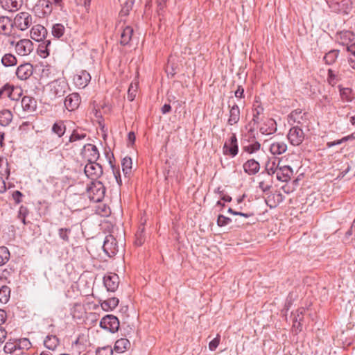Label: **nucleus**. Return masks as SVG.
Here are the masks:
<instances>
[{"label": "nucleus", "instance_id": "nucleus-57", "mask_svg": "<svg viewBox=\"0 0 355 355\" xmlns=\"http://www.w3.org/2000/svg\"><path fill=\"white\" fill-rule=\"evenodd\" d=\"M234 96L238 98H244V89L242 86H238L237 89L234 92Z\"/></svg>", "mask_w": 355, "mask_h": 355}, {"label": "nucleus", "instance_id": "nucleus-55", "mask_svg": "<svg viewBox=\"0 0 355 355\" xmlns=\"http://www.w3.org/2000/svg\"><path fill=\"white\" fill-rule=\"evenodd\" d=\"M228 212L232 214L241 216L245 218H249V217L253 216L252 213H243V212H239V211H235L232 208L228 209Z\"/></svg>", "mask_w": 355, "mask_h": 355}, {"label": "nucleus", "instance_id": "nucleus-3", "mask_svg": "<svg viewBox=\"0 0 355 355\" xmlns=\"http://www.w3.org/2000/svg\"><path fill=\"white\" fill-rule=\"evenodd\" d=\"M51 98L64 96L69 89L67 80L64 78L55 80L48 85Z\"/></svg>", "mask_w": 355, "mask_h": 355}, {"label": "nucleus", "instance_id": "nucleus-17", "mask_svg": "<svg viewBox=\"0 0 355 355\" xmlns=\"http://www.w3.org/2000/svg\"><path fill=\"white\" fill-rule=\"evenodd\" d=\"M33 73V65L25 63L19 65L16 71L17 76L21 80L28 79Z\"/></svg>", "mask_w": 355, "mask_h": 355}, {"label": "nucleus", "instance_id": "nucleus-54", "mask_svg": "<svg viewBox=\"0 0 355 355\" xmlns=\"http://www.w3.org/2000/svg\"><path fill=\"white\" fill-rule=\"evenodd\" d=\"M328 82L330 85H334L337 83L336 76L331 69L328 70Z\"/></svg>", "mask_w": 355, "mask_h": 355}, {"label": "nucleus", "instance_id": "nucleus-23", "mask_svg": "<svg viewBox=\"0 0 355 355\" xmlns=\"http://www.w3.org/2000/svg\"><path fill=\"white\" fill-rule=\"evenodd\" d=\"M19 88L15 87L9 84H6L0 89V98H9L11 100L17 101L14 93L18 92Z\"/></svg>", "mask_w": 355, "mask_h": 355}, {"label": "nucleus", "instance_id": "nucleus-30", "mask_svg": "<svg viewBox=\"0 0 355 355\" xmlns=\"http://www.w3.org/2000/svg\"><path fill=\"white\" fill-rule=\"evenodd\" d=\"M44 346L51 350H55L59 345V339L56 336H47L44 341Z\"/></svg>", "mask_w": 355, "mask_h": 355}, {"label": "nucleus", "instance_id": "nucleus-36", "mask_svg": "<svg viewBox=\"0 0 355 355\" xmlns=\"http://www.w3.org/2000/svg\"><path fill=\"white\" fill-rule=\"evenodd\" d=\"M122 170L125 175H129L131 173L132 161L130 157H125L121 162Z\"/></svg>", "mask_w": 355, "mask_h": 355}, {"label": "nucleus", "instance_id": "nucleus-52", "mask_svg": "<svg viewBox=\"0 0 355 355\" xmlns=\"http://www.w3.org/2000/svg\"><path fill=\"white\" fill-rule=\"evenodd\" d=\"M220 341V336L218 334L215 338H214L209 343V349L211 351H214L218 347Z\"/></svg>", "mask_w": 355, "mask_h": 355}, {"label": "nucleus", "instance_id": "nucleus-60", "mask_svg": "<svg viewBox=\"0 0 355 355\" xmlns=\"http://www.w3.org/2000/svg\"><path fill=\"white\" fill-rule=\"evenodd\" d=\"M168 0H157V8L159 11L163 10L166 6Z\"/></svg>", "mask_w": 355, "mask_h": 355}, {"label": "nucleus", "instance_id": "nucleus-34", "mask_svg": "<svg viewBox=\"0 0 355 355\" xmlns=\"http://www.w3.org/2000/svg\"><path fill=\"white\" fill-rule=\"evenodd\" d=\"M121 6V15H128L133 6V0H119Z\"/></svg>", "mask_w": 355, "mask_h": 355}, {"label": "nucleus", "instance_id": "nucleus-37", "mask_svg": "<svg viewBox=\"0 0 355 355\" xmlns=\"http://www.w3.org/2000/svg\"><path fill=\"white\" fill-rule=\"evenodd\" d=\"M10 289L7 286H1L0 287V302L6 303L10 298Z\"/></svg>", "mask_w": 355, "mask_h": 355}, {"label": "nucleus", "instance_id": "nucleus-11", "mask_svg": "<svg viewBox=\"0 0 355 355\" xmlns=\"http://www.w3.org/2000/svg\"><path fill=\"white\" fill-rule=\"evenodd\" d=\"M33 50V44L28 39H22L16 42V53L21 56L29 55Z\"/></svg>", "mask_w": 355, "mask_h": 355}, {"label": "nucleus", "instance_id": "nucleus-31", "mask_svg": "<svg viewBox=\"0 0 355 355\" xmlns=\"http://www.w3.org/2000/svg\"><path fill=\"white\" fill-rule=\"evenodd\" d=\"M12 119V114L8 110H3L0 112V125L6 126L10 124Z\"/></svg>", "mask_w": 355, "mask_h": 355}, {"label": "nucleus", "instance_id": "nucleus-47", "mask_svg": "<svg viewBox=\"0 0 355 355\" xmlns=\"http://www.w3.org/2000/svg\"><path fill=\"white\" fill-rule=\"evenodd\" d=\"M260 148V144L257 141L244 147V150L250 154H252Z\"/></svg>", "mask_w": 355, "mask_h": 355}, {"label": "nucleus", "instance_id": "nucleus-21", "mask_svg": "<svg viewBox=\"0 0 355 355\" xmlns=\"http://www.w3.org/2000/svg\"><path fill=\"white\" fill-rule=\"evenodd\" d=\"M21 104L23 110L28 113L34 112L37 107V102L35 99L31 96H24L21 99Z\"/></svg>", "mask_w": 355, "mask_h": 355}, {"label": "nucleus", "instance_id": "nucleus-2", "mask_svg": "<svg viewBox=\"0 0 355 355\" xmlns=\"http://www.w3.org/2000/svg\"><path fill=\"white\" fill-rule=\"evenodd\" d=\"M46 29L40 24L33 26L31 31V37L37 42H42L40 44L41 51L49 55V46L51 45V41L46 40Z\"/></svg>", "mask_w": 355, "mask_h": 355}, {"label": "nucleus", "instance_id": "nucleus-51", "mask_svg": "<svg viewBox=\"0 0 355 355\" xmlns=\"http://www.w3.org/2000/svg\"><path fill=\"white\" fill-rule=\"evenodd\" d=\"M263 111V107L258 106L253 110V118L252 121L254 123H258L259 122V116L262 114Z\"/></svg>", "mask_w": 355, "mask_h": 355}, {"label": "nucleus", "instance_id": "nucleus-28", "mask_svg": "<svg viewBox=\"0 0 355 355\" xmlns=\"http://www.w3.org/2000/svg\"><path fill=\"white\" fill-rule=\"evenodd\" d=\"M85 148L90 153L88 158L89 162H96L99 157V153L97 147L95 145L88 144L85 145Z\"/></svg>", "mask_w": 355, "mask_h": 355}, {"label": "nucleus", "instance_id": "nucleus-32", "mask_svg": "<svg viewBox=\"0 0 355 355\" xmlns=\"http://www.w3.org/2000/svg\"><path fill=\"white\" fill-rule=\"evenodd\" d=\"M17 58L12 53H6L1 58V63L3 66L8 67L17 64Z\"/></svg>", "mask_w": 355, "mask_h": 355}, {"label": "nucleus", "instance_id": "nucleus-13", "mask_svg": "<svg viewBox=\"0 0 355 355\" xmlns=\"http://www.w3.org/2000/svg\"><path fill=\"white\" fill-rule=\"evenodd\" d=\"M239 147L235 134H232L228 142H225L223 146V153L234 157L237 155Z\"/></svg>", "mask_w": 355, "mask_h": 355}, {"label": "nucleus", "instance_id": "nucleus-43", "mask_svg": "<svg viewBox=\"0 0 355 355\" xmlns=\"http://www.w3.org/2000/svg\"><path fill=\"white\" fill-rule=\"evenodd\" d=\"M18 350L21 349H29L31 347V343L28 338H21L17 340Z\"/></svg>", "mask_w": 355, "mask_h": 355}, {"label": "nucleus", "instance_id": "nucleus-10", "mask_svg": "<svg viewBox=\"0 0 355 355\" xmlns=\"http://www.w3.org/2000/svg\"><path fill=\"white\" fill-rule=\"evenodd\" d=\"M85 175L92 180H97L103 174L101 165L96 162H88L84 168Z\"/></svg>", "mask_w": 355, "mask_h": 355}, {"label": "nucleus", "instance_id": "nucleus-8", "mask_svg": "<svg viewBox=\"0 0 355 355\" xmlns=\"http://www.w3.org/2000/svg\"><path fill=\"white\" fill-rule=\"evenodd\" d=\"M103 249L110 257L114 256L119 251V245L116 239L111 234L106 236Z\"/></svg>", "mask_w": 355, "mask_h": 355}, {"label": "nucleus", "instance_id": "nucleus-29", "mask_svg": "<svg viewBox=\"0 0 355 355\" xmlns=\"http://www.w3.org/2000/svg\"><path fill=\"white\" fill-rule=\"evenodd\" d=\"M119 300L116 297H111L101 303L102 309L105 311H112L119 304Z\"/></svg>", "mask_w": 355, "mask_h": 355}, {"label": "nucleus", "instance_id": "nucleus-27", "mask_svg": "<svg viewBox=\"0 0 355 355\" xmlns=\"http://www.w3.org/2000/svg\"><path fill=\"white\" fill-rule=\"evenodd\" d=\"M130 347V343L127 338H120L115 343L114 349L118 353H123Z\"/></svg>", "mask_w": 355, "mask_h": 355}, {"label": "nucleus", "instance_id": "nucleus-61", "mask_svg": "<svg viewBox=\"0 0 355 355\" xmlns=\"http://www.w3.org/2000/svg\"><path fill=\"white\" fill-rule=\"evenodd\" d=\"M6 312L3 309H0V326L6 322Z\"/></svg>", "mask_w": 355, "mask_h": 355}, {"label": "nucleus", "instance_id": "nucleus-4", "mask_svg": "<svg viewBox=\"0 0 355 355\" xmlns=\"http://www.w3.org/2000/svg\"><path fill=\"white\" fill-rule=\"evenodd\" d=\"M87 192L89 200L94 202H99L103 200L105 193V187L100 181H94L87 187Z\"/></svg>", "mask_w": 355, "mask_h": 355}, {"label": "nucleus", "instance_id": "nucleus-6", "mask_svg": "<svg viewBox=\"0 0 355 355\" xmlns=\"http://www.w3.org/2000/svg\"><path fill=\"white\" fill-rule=\"evenodd\" d=\"M100 327L110 332L114 333L119 328V320L113 315H107L100 321Z\"/></svg>", "mask_w": 355, "mask_h": 355}, {"label": "nucleus", "instance_id": "nucleus-49", "mask_svg": "<svg viewBox=\"0 0 355 355\" xmlns=\"http://www.w3.org/2000/svg\"><path fill=\"white\" fill-rule=\"evenodd\" d=\"M28 213V210L26 207L21 206L19 210L18 218L21 220V222L26 225V217Z\"/></svg>", "mask_w": 355, "mask_h": 355}, {"label": "nucleus", "instance_id": "nucleus-33", "mask_svg": "<svg viewBox=\"0 0 355 355\" xmlns=\"http://www.w3.org/2000/svg\"><path fill=\"white\" fill-rule=\"evenodd\" d=\"M66 131V126L63 121L55 122L52 126V132L56 134L59 137L64 135Z\"/></svg>", "mask_w": 355, "mask_h": 355}, {"label": "nucleus", "instance_id": "nucleus-64", "mask_svg": "<svg viewBox=\"0 0 355 355\" xmlns=\"http://www.w3.org/2000/svg\"><path fill=\"white\" fill-rule=\"evenodd\" d=\"M347 49L349 52L355 56V43L348 46Z\"/></svg>", "mask_w": 355, "mask_h": 355}, {"label": "nucleus", "instance_id": "nucleus-7", "mask_svg": "<svg viewBox=\"0 0 355 355\" xmlns=\"http://www.w3.org/2000/svg\"><path fill=\"white\" fill-rule=\"evenodd\" d=\"M305 136V132L302 127L297 125L290 129L287 137L292 145L298 146L302 144Z\"/></svg>", "mask_w": 355, "mask_h": 355}, {"label": "nucleus", "instance_id": "nucleus-45", "mask_svg": "<svg viewBox=\"0 0 355 355\" xmlns=\"http://www.w3.org/2000/svg\"><path fill=\"white\" fill-rule=\"evenodd\" d=\"M137 89V85L135 84L133 85L131 84L129 87L128 91V96L127 98L130 101H132L135 96H136V92Z\"/></svg>", "mask_w": 355, "mask_h": 355}, {"label": "nucleus", "instance_id": "nucleus-56", "mask_svg": "<svg viewBox=\"0 0 355 355\" xmlns=\"http://www.w3.org/2000/svg\"><path fill=\"white\" fill-rule=\"evenodd\" d=\"M23 194L19 191H15L12 193V198L15 200V202L19 204L21 201V197Z\"/></svg>", "mask_w": 355, "mask_h": 355}, {"label": "nucleus", "instance_id": "nucleus-12", "mask_svg": "<svg viewBox=\"0 0 355 355\" xmlns=\"http://www.w3.org/2000/svg\"><path fill=\"white\" fill-rule=\"evenodd\" d=\"M91 80V76L85 70H81L77 72L73 78V81L76 87L79 89H83L87 86Z\"/></svg>", "mask_w": 355, "mask_h": 355}, {"label": "nucleus", "instance_id": "nucleus-19", "mask_svg": "<svg viewBox=\"0 0 355 355\" xmlns=\"http://www.w3.org/2000/svg\"><path fill=\"white\" fill-rule=\"evenodd\" d=\"M243 168L245 173L249 175H253L259 171L260 164L257 160L250 159L243 164Z\"/></svg>", "mask_w": 355, "mask_h": 355}, {"label": "nucleus", "instance_id": "nucleus-62", "mask_svg": "<svg viewBox=\"0 0 355 355\" xmlns=\"http://www.w3.org/2000/svg\"><path fill=\"white\" fill-rule=\"evenodd\" d=\"M6 191V186L4 180L0 177V193H3Z\"/></svg>", "mask_w": 355, "mask_h": 355}, {"label": "nucleus", "instance_id": "nucleus-42", "mask_svg": "<svg viewBox=\"0 0 355 355\" xmlns=\"http://www.w3.org/2000/svg\"><path fill=\"white\" fill-rule=\"evenodd\" d=\"M113 349L111 346H105L103 347H98L96 350V355H112Z\"/></svg>", "mask_w": 355, "mask_h": 355}, {"label": "nucleus", "instance_id": "nucleus-41", "mask_svg": "<svg viewBox=\"0 0 355 355\" xmlns=\"http://www.w3.org/2000/svg\"><path fill=\"white\" fill-rule=\"evenodd\" d=\"M18 350L17 341L12 342L10 340H8L4 345L3 351L6 353H14L15 351Z\"/></svg>", "mask_w": 355, "mask_h": 355}, {"label": "nucleus", "instance_id": "nucleus-1", "mask_svg": "<svg viewBox=\"0 0 355 355\" xmlns=\"http://www.w3.org/2000/svg\"><path fill=\"white\" fill-rule=\"evenodd\" d=\"M62 6V0H38L33 10L39 17H44L54 9H61Z\"/></svg>", "mask_w": 355, "mask_h": 355}, {"label": "nucleus", "instance_id": "nucleus-35", "mask_svg": "<svg viewBox=\"0 0 355 355\" xmlns=\"http://www.w3.org/2000/svg\"><path fill=\"white\" fill-rule=\"evenodd\" d=\"M338 50H331L325 54L323 59L326 64H331L336 61V58L338 56Z\"/></svg>", "mask_w": 355, "mask_h": 355}, {"label": "nucleus", "instance_id": "nucleus-38", "mask_svg": "<svg viewBox=\"0 0 355 355\" xmlns=\"http://www.w3.org/2000/svg\"><path fill=\"white\" fill-rule=\"evenodd\" d=\"M10 259V252L8 249L2 246L0 247V266L6 263Z\"/></svg>", "mask_w": 355, "mask_h": 355}, {"label": "nucleus", "instance_id": "nucleus-48", "mask_svg": "<svg viewBox=\"0 0 355 355\" xmlns=\"http://www.w3.org/2000/svg\"><path fill=\"white\" fill-rule=\"evenodd\" d=\"M231 221L232 220L230 218H227L222 214H220L218 216L217 225L219 227H223L230 223Z\"/></svg>", "mask_w": 355, "mask_h": 355}, {"label": "nucleus", "instance_id": "nucleus-58", "mask_svg": "<svg viewBox=\"0 0 355 355\" xmlns=\"http://www.w3.org/2000/svg\"><path fill=\"white\" fill-rule=\"evenodd\" d=\"M7 336V331L6 329L1 327H0V343H3Z\"/></svg>", "mask_w": 355, "mask_h": 355}, {"label": "nucleus", "instance_id": "nucleus-44", "mask_svg": "<svg viewBox=\"0 0 355 355\" xmlns=\"http://www.w3.org/2000/svg\"><path fill=\"white\" fill-rule=\"evenodd\" d=\"M86 137L84 133H78L76 130H73L69 139V143H73L78 140H81Z\"/></svg>", "mask_w": 355, "mask_h": 355}, {"label": "nucleus", "instance_id": "nucleus-26", "mask_svg": "<svg viewBox=\"0 0 355 355\" xmlns=\"http://www.w3.org/2000/svg\"><path fill=\"white\" fill-rule=\"evenodd\" d=\"M280 160L276 158H270L266 164V171L268 175L277 173L279 168Z\"/></svg>", "mask_w": 355, "mask_h": 355}, {"label": "nucleus", "instance_id": "nucleus-59", "mask_svg": "<svg viewBox=\"0 0 355 355\" xmlns=\"http://www.w3.org/2000/svg\"><path fill=\"white\" fill-rule=\"evenodd\" d=\"M259 187L263 191H267L270 190L271 188V185L266 184L263 181L260 182L259 183Z\"/></svg>", "mask_w": 355, "mask_h": 355}, {"label": "nucleus", "instance_id": "nucleus-63", "mask_svg": "<svg viewBox=\"0 0 355 355\" xmlns=\"http://www.w3.org/2000/svg\"><path fill=\"white\" fill-rule=\"evenodd\" d=\"M171 110V107L169 104L166 103L162 107V112L163 114L170 112Z\"/></svg>", "mask_w": 355, "mask_h": 355}, {"label": "nucleus", "instance_id": "nucleus-53", "mask_svg": "<svg viewBox=\"0 0 355 355\" xmlns=\"http://www.w3.org/2000/svg\"><path fill=\"white\" fill-rule=\"evenodd\" d=\"M71 232L70 229L67 228H60L59 230V236L60 239H62L64 241H69V236L68 234Z\"/></svg>", "mask_w": 355, "mask_h": 355}, {"label": "nucleus", "instance_id": "nucleus-25", "mask_svg": "<svg viewBox=\"0 0 355 355\" xmlns=\"http://www.w3.org/2000/svg\"><path fill=\"white\" fill-rule=\"evenodd\" d=\"M133 33V28L130 26L123 28L121 33L120 44L123 46L128 44L132 39Z\"/></svg>", "mask_w": 355, "mask_h": 355}, {"label": "nucleus", "instance_id": "nucleus-20", "mask_svg": "<svg viewBox=\"0 0 355 355\" xmlns=\"http://www.w3.org/2000/svg\"><path fill=\"white\" fill-rule=\"evenodd\" d=\"M276 130L277 124L275 121L272 119H267L259 129L260 132L265 135L273 134Z\"/></svg>", "mask_w": 355, "mask_h": 355}, {"label": "nucleus", "instance_id": "nucleus-50", "mask_svg": "<svg viewBox=\"0 0 355 355\" xmlns=\"http://www.w3.org/2000/svg\"><path fill=\"white\" fill-rule=\"evenodd\" d=\"M340 37L341 40H344L342 42L344 43L347 40L352 41L354 39V35L351 31H343L340 33Z\"/></svg>", "mask_w": 355, "mask_h": 355}, {"label": "nucleus", "instance_id": "nucleus-5", "mask_svg": "<svg viewBox=\"0 0 355 355\" xmlns=\"http://www.w3.org/2000/svg\"><path fill=\"white\" fill-rule=\"evenodd\" d=\"M33 23V17L27 12L17 13L13 20V26L22 31L27 30Z\"/></svg>", "mask_w": 355, "mask_h": 355}, {"label": "nucleus", "instance_id": "nucleus-15", "mask_svg": "<svg viewBox=\"0 0 355 355\" xmlns=\"http://www.w3.org/2000/svg\"><path fill=\"white\" fill-rule=\"evenodd\" d=\"M80 103V97L78 93H72L67 96L64 106L69 111L77 109Z\"/></svg>", "mask_w": 355, "mask_h": 355}, {"label": "nucleus", "instance_id": "nucleus-24", "mask_svg": "<svg viewBox=\"0 0 355 355\" xmlns=\"http://www.w3.org/2000/svg\"><path fill=\"white\" fill-rule=\"evenodd\" d=\"M3 8L6 10L14 12L19 10L22 6V0H0Z\"/></svg>", "mask_w": 355, "mask_h": 355}, {"label": "nucleus", "instance_id": "nucleus-14", "mask_svg": "<svg viewBox=\"0 0 355 355\" xmlns=\"http://www.w3.org/2000/svg\"><path fill=\"white\" fill-rule=\"evenodd\" d=\"M103 284L108 291L114 292L119 284V278L116 274H110L103 277Z\"/></svg>", "mask_w": 355, "mask_h": 355}, {"label": "nucleus", "instance_id": "nucleus-39", "mask_svg": "<svg viewBox=\"0 0 355 355\" xmlns=\"http://www.w3.org/2000/svg\"><path fill=\"white\" fill-rule=\"evenodd\" d=\"M65 28L61 24H55L52 27V34L55 37L60 38L64 33Z\"/></svg>", "mask_w": 355, "mask_h": 355}, {"label": "nucleus", "instance_id": "nucleus-18", "mask_svg": "<svg viewBox=\"0 0 355 355\" xmlns=\"http://www.w3.org/2000/svg\"><path fill=\"white\" fill-rule=\"evenodd\" d=\"M270 152L274 155H282L287 150V144L282 141L272 140L269 147Z\"/></svg>", "mask_w": 355, "mask_h": 355}, {"label": "nucleus", "instance_id": "nucleus-46", "mask_svg": "<svg viewBox=\"0 0 355 355\" xmlns=\"http://www.w3.org/2000/svg\"><path fill=\"white\" fill-rule=\"evenodd\" d=\"M144 229V227L141 229L139 228V230L135 234L136 239H135V245H137L138 246L141 245L144 242V235H143Z\"/></svg>", "mask_w": 355, "mask_h": 355}, {"label": "nucleus", "instance_id": "nucleus-40", "mask_svg": "<svg viewBox=\"0 0 355 355\" xmlns=\"http://www.w3.org/2000/svg\"><path fill=\"white\" fill-rule=\"evenodd\" d=\"M0 175H6L7 178L10 175L8 163L7 159L3 157H0Z\"/></svg>", "mask_w": 355, "mask_h": 355}, {"label": "nucleus", "instance_id": "nucleus-22", "mask_svg": "<svg viewBox=\"0 0 355 355\" xmlns=\"http://www.w3.org/2000/svg\"><path fill=\"white\" fill-rule=\"evenodd\" d=\"M293 175V169L289 166H280L276 175L277 179L282 182L288 181Z\"/></svg>", "mask_w": 355, "mask_h": 355}, {"label": "nucleus", "instance_id": "nucleus-9", "mask_svg": "<svg viewBox=\"0 0 355 355\" xmlns=\"http://www.w3.org/2000/svg\"><path fill=\"white\" fill-rule=\"evenodd\" d=\"M232 98H230L228 101L229 119L227 120V124L229 125L236 124L239 121L241 116L240 108L235 102H232Z\"/></svg>", "mask_w": 355, "mask_h": 355}, {"label": "nucleus", "instance_id": "nucleus-16", "mask_svg": "<svg viewBox=\"0 0 355 355\" xmlns=\"http://www.w3.org/2000/svg\"><path fill=\"white\" fill-rule=\"evenodd\" d=\"M13 26L11 18L6 16L0 17V34L10 35Z\"/></svg>", "mask_w": 355, "mask_h": 355}]
</instances>
